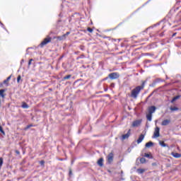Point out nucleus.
<instances>
[{
  "label": "nucleus",
  "instance_id": "58836bf2",
  "mask_svg": "<svg viewBox=\"0 0 181 181\" xmlns=\"http://www.w3.org/2000/svg\"><path fill=\"white\" fill-rule=\"evenodd\" d=\"M108 78H110V77H106L103 79V81H105V80H108Z\"/></svg>",
  "mask_w": 181,
  "mask_h": 181
},
{
  "label": "nucleus",
  "instance_id": "c756f323",
  "mask_svg": "<svg viewBox=\"0 0 181 181\" xmlns=\"http://www.w3.org/2000/svg\"><path fill=\"white\" fill-rule=\"evenodd\" d=\"M59 40H64V39H66V37H63V35L61 37H58Z\"/></svg>",
  "mask_w": 181,
  "mask_h": 181
},
{
  "label": "nucleus",
  "instance_id": "a18cd8bd",
  "mask_svg": "<svg viewBox=\"0 0 181 181\" xmlns=\"http://www.w3.org/2000/svg\"><path fill=\"white\" fill-rule=\"evenodd\" d=\"M73 163H74V160H72V161H71V165H73Z\"/></svg>",
  "mask_w": 181,
  "mask_h": 181
},
{
  "label": "nucleus",
  "instance_id": "9d476101",
  "mask_svg": "<svg viewBox=\"0 0 181 181\" xmlns=\"http://www.w3.org/2000/svg\"><path fill=\"white\" fill-rule=\"evenodd\" d=\"M170 124V120L169 119H165L162 122L161 125L163 127H166V125H169Z\"/></svg>",
  "mask_w": 181,
  "mask_h": 181
},
{
  "label": "nucleus",
  "instance_id": "09e8293b",
  "mask_svg": "<svg viewBox=\"0 0 181 181\" xmlns=\"http://www.w3.org/2000/svg\"><path fill=\"white\" fill-rule=\"evenodd\" d=\"M109 173H111V171H110V170H109Z\"/></svg>",
  "mask_w": 181,
  "mask_h": 181
},
{
  "label": "nucleus",
  "instance_id": "7ed1b4c3",
  "mask_svg": "<svg viewBox=\"0 0 181 181\" xmlns=\"http://www.w3.org/2000/svg\"><path fill=\"white\" fill-rule=\"evenodd\" d=\"M159 136H160V128H159L158 127H156L155 128L154 133L152 138L153 139L159 138Z\"/></svg>",
  "mask_w": 181,
  "mask_h": 181
},
{
  "label": "nucleus",
  "instance_id": "aec40b11",
  "mask_svg": "<svg viewBox=\"0 0 181 181\" xmlns=\"http://www.w3.org/2000/svg\"><path fill=\"white\" fill-rule=\"evenodd\" d=\"M144 172H145L144 169H142V168L137 169V173H139V175H142V173H144Z\"/></svg>",
  "mask_w": 181,
  "mask_h": 181
},
{
  "label": "nucleus",
  "instance_id": "f704fd0d",
  "mask_svg": "<svg viewBox=\"0 0 181 181\" xmlns=\"http://www.w3.org/2000/svg\"><path fill=\"white\" fill-rule=\"evenodd\" d=\"M110 86L114 88V87H115V83H112L110 84Z\"/></svg>",
  "mask_w": 181,
  "mask_h": 181
},
{
  "label": "nucleus",
  "instance_id": "c03bdc74",
  "mask_svg": "<svg viewBox=\"0 0 181 181\" xmlns=\"http://www.w3.org/2000/svg\"><path fill=\"white\" fill-rule=\"evenodd\" d=\"M153 94V93H152L151 94H150V95L148 97H151V95Z\"/></svg>",
  "mask_w": 181,
  "mask_h": 181
},
{
  "label": "nucleus",
  "instance_id": "bb28decb",
  "mask_svg": "<svg viewBox=\"0 0 181 181\" xmlns=\"http://www.w3.org/2000/svg\"><path fill=\"white\" fill-rule=\"evenodd\" d=\"M21 75H19L18 77H17V83H21Z\"/></svg>",
  "mask_w": 181,
  "mask_h": 181
},
{
  "label": "nucleus",
  "instance_id": "4c0bfd02",
  "mask_svg": "<svg viewBox=\"0 0 181 181\" xmlns=\"http://www.w3.org/2000/svg\"><path fill=\"white\" fill-rule=\"evenodd\" d=\"M71 175H73V173L71 172V170H69V176H71Z\"/></svg>",
  "mask_w": 181,
  "mask_h": 181
},
{
  "label": "nucleus",
  "instance_id": "f8f14e48",
  "mask_svg": "<svg viewBox=\"0 0 181 181\" xmlns=\"http://www.w3.org/2000/svg\"><path fill=\"white\" fill-rule=\"evenodd\" d=\"M104 159L103 158H100L98 160V165L100 167L104 166Z\"/></svg>",
  "mask_w": 181,
  "mask_h": 181
},
{
  "label": "nucleus",
  "instance_id": "5701e85b",
  "mask_svg": "<svg viewBox=\"0 0 181 181\" xmlns=\"http://www.w3.org/2000/svg\"><path fill=\"white\" fill-rule=\"evenodd\" d=\"M11 77H12L11 75L9 76L6 80L4 81V84H6V82H7V81H9V80H11Z\"/></svg>",
  "mask_w": 181,
  "mask_h": 181
},
{
  "label": "nucleus",
  "instance_id": "423d86ee",
  "mask_svg": "<svg viewBox=\"0 0 181 181\" xmlns=\"http://www.w3.org/2000/svg\"><path fill=\"white\" fill-rule=\"evenodd\" d=\"M107 163H111L114 160V153H110L107 157Z\"/></svg>",
  "mask_w": 181,
  "mask_h": 181
},
{
  "label": "nucleus",
  "instance_id": "72a5a7b5",
  "mask_svg": "<svg viewBox=\"0 0 181 181\" xmlns=\"http://www.w3.org/2000/svg\"><path fill=\"white\" fill-rule=\"evenodd\" d=\"M86 57V56H84V54H82L79 57V59H84Z\"/></svg>",
  "mask_w": 181,
  "mask_h": 181
},
{
  "label": "nucleus",
  "instance_id": "2f4dec72",
  "mask_svg": "<svg viewBox=\"0 0 181 181\" xmlns=\"http://www.w3.org/2000/svg\"><path fill=\"white\" fill-rule=\"evenodd\" d=\"M88 32H90V33H93V29L90 28H88Z\"/></svg>",
  "mask_w": 181,
  "mask_h": 181
},
{
  "label": "nucleus",
  "instance_id": "6e6552de",
  "mask_svg": "<svg viewBox=\"0 0 181 181\" xmlns=\"http://www.w3.org/2000/svg\"><path fill=\"white\" fill-rule=\"evenodd\" d=\"M142 123V120H135L132 123V127H139L141 124Z\"/></svg>",
  "mask_w": 181,
  "mask_h": 181
},
{
  "label": "nucleus",
  "instance_id": "de8ad7c7",
  "mask_svg": "<svg viewBox=\"0 0 181 181\" xmlns=\"http://www.w3.org/2000/svg\"><path fill=\"white\" fill-rule=\"evenodd\" d=\"M153 86H155V84H152V87H153Z\"/></svg>",
  "mask_w": 181,
  "mask_h": 181
},
{
  "label": "nucleus",
  "instance_id": "473e14b6",
  "mask_svg": "<svg viewBox=\"0 0 181 181\" xmlns=\"http://www.w3.org/2000/svg\"><path fill=\"white\" fill-rule=\"evenodd\" d=\"M30 127H33V125H32V124H29V125H28L27 127H26V129H29V128H30Z\"/></svg>",
  "mask_w": 181,
  "mask_h": 181
},
{
  "label": "nucleus",
  "instance_id": "a878e982",
  "mask_svg": "<svg viewBox=\"0 0 181 181\" xmlns=\"http://www.w3.org/2000/svg\"><path fill=\"white\" fill-rule=\"evenodd\" d=\"M0 132H1V134H3V135H5V132L4 131L2 126H0Z\"/></svg>",
  "mask_w": 181,
  "mask_h": 181
},
{
  "label": "nucleus",
  "instance_id": "7c9ffc66",
  "mask_svg": "<svg viewBox=\"0 0 181 181\" xmlns=\"http://www.w3.org/2000/svg\"><path fill=\"white\" fill-rule=\"evenodd\" d=\"M32 62H33V59H30L28 62V66H30L32 64Z\"/></svg>",
  "mask_w": 181,
  "mask_h": 181
},
{
  "label": "nucleus",
  "instance_id": "e433bc0d",
  "mask_svg": "<svg viewBox=\"0 0 181 181\" xmlns=\"http://www.w3.org/2000/svg\"><path fill=\"white\" fill-rule=\"evenodd\" d=\"M177 33H174L172 35L173 37H175V36H176Z\"/></svg>",
  "mask_w": 181,
  "mask_h": 181
},
{
  "label": "nucleus",
  "instance_id": "4be33fe9",
  "mask_svg": "<svg viewBox=\"0 0 181 181\" xmlns=\"http://www.w3.org/2000/svg\"><path fill=\"white\" fill-rule=\"evenodd\" d=\"M170 111H177L179 110V108H177L176 107H170Z\"/></svg>",
  "mask_w": 181,
  "mask_h": 181
},
{
  "label": "nucleus",
  "instance_id": "20e7f679",
  "mask_svg": "<svg viewBox=\"0 0 181 181\" xmlns=\"http://www.w3.org/2000/svg\"><path fill=\"white\" fill-rule=\"evenodd\" d=\"M52 42V37H47L45 38L44 40L40 43V47H43V46H46L47 43H50Z\"/></svg>",
  "mask_w": 181,
  "mask_h": 181
},
{
  "label": "nucleus",
  "instance_id": "ea45409f",
  "mask_svg": "<svg viewBox=\"0 0 181 181\" xmlns=\"http://www.w3.org/2000/svg\"><path fill=\"white\" fill-rule=\"evenodd\" d=\"M16 153H17V155H19V153H19V151L16 150Z\"/></svg>",
  "mask_w": 181,
  "mask_h": 181
},
{
  "label": "nucleus",
  "instance_id": "cd10ccee",
  "mask_svg": "<svg viewBox=\"0 0 181 181\" xmlns=\"http://www.w3.org/2000/svg\"><path fill=\"white\" fill-rule=\"evenodd\" d=\"M4 165V158H0V166H2Z\"/></svg>",
  "mask_w": 181,
  "mask_h": 181
},
{
  "label": "nucleus",
  "instance_id": "39448f33",
  "mask_svg": "<svg viewBox=\"0 0 181 181\" xmlns=\"http://www.w3.org/2000/svg\"><path fill=\"white\" fill-rule=\"evenodd\" d=\"M131 136V129H129L126 134H123L120 138L121 141H125V139H128Z\"/></svg>",
  "mask_w": 181,
  "mask_h": 181
},
{
  "label": "nucleus",
  "instance_id": "37998d69",
  "mask_svg": "<svg viewBox=\"0 0 181 181\" xmlns=\"http://www.w3.org/2000/svg\"><path fill=\"white\" fill-rule=\"evenodd\" d=\"M121 175H124V171H121Z\"/></svg>",
  "mask_w": 181,
  "mask_h": 181
},
{
  "label": "nucleus",
  "instance_id": "1a4fd4ad",
  "mask_svg": "<svg viewBox=\"0 0 181 181\" xmlns=\"http://www.w3.org/2000/svg\"><path fill=\"white\" fill-rule=\"evenodd\" d=\"M6 91V89L0 90V97H1V98H5V97L6 96V94H5Z\"/></svg>",
  "mask_w": 181,
  "mask_h": 181
},
{
  "label": "nucleus",
  "instance_id": "0eeeda50",
  "mask_svg": "<svg viewBox=\"0 0 181 181\" xmlns=\"http://www.w3.org/2000/svg\"><path fill=\"white\" fill-rule=\"evenodd\" d=\"M156 111V107L155 106H151L148 107V114H153Z\"/></svg>",
  "mask_w": 181,
  "mask_h": 181
},
{
  "label": "nucleus",
  "instance_id": "b1692460",
  "mask_svg": "<svg viewBox=\"0 0 181 181\" xmlns=\"http://www.w3.org/2000/svg\"><path fill=\"white\" fill-rule=\"evenodd\" d=\"M141 163H145L146 162V159L145 158H140Z\"/></svg>",
  "mask_w": 181,
  "mask_h": 181
},
{
  "label": "nucleus",
  "instance_id": "8fccbe9b",
  "mask_svg": "<svg viewBox=\"0 0 181 181\" xmlns=\"http://www.w3.org/2000/svg\"><path fill=\"white\" fill-rule=\"evenodd\" d=\"M60 160H63V159H61Z\"/></svg>",
  "mask_w": 181,
  "mask_h": 181
},
{
  "label": "nucleus",
  "instance_id": "412c9836",
  "mask_svg": "<svg viewBox=\"0 0 181 181\" xmlns=\"http://www.w3.org/2000/svg\"><path fill=\"white\" fill-rule=\"evenodd\" d=\"M180 98V95H177V96L174 97L172 99L171 103H175V101H176V100H179Z\"/></svg>",
  "mask_w": 181,
  "mask_h": 181
},
{
  "label": "nucleus",
  "instance_id": "79ce46f5",
  "mask_svg": "<svg viewBox=\"0 0 181 181\" xmlns=\"http://www.w3.org/2000/svg\"><path fill=\"white\" fill-rule=\"evenodd\" d=\"M24 62H25V60L22 59L21 62V63L22 64V63H23Z\"/></svg>",
  "mask_w": 181,
  "mask_h": 181
},
{
  "label": "nucleus",
  "instance_id": "a211bd4d",
  "mask_svg": "<svg viewBox=\"0 0 181 181\" xmlns=\"http://www.w3.org/2000/svg\"><path fill=\"white\" fill-rule=\"evenodd\" d=\"M146 119H148V121H152V115L151 113L147 114Z\"/></svg>",
  "mask_w": 181,
  "mask_h": 181
},
{
  "label": "nucleus",
  "instance_id": "49530a36",
  "mask_svg": "<svg viewBox=\"0 0 181 181\" xmlns=\"http://www.w3.org/2000/svg\"><path fill=\"white\" fill-rule=\"evenodd\" d=\"M78 59H80V57H78L77 58V60H78Z\"/></svg>",
  "mask_w": 181,
  "mask_h": 181
},
{
  "label": "nucleus",
  "instance_id": "4468645a",
  "mask_svg": "<svg viewBox=\"0 0 181 181\" xmlns=\"http://www.w3.org/2000/svg\"><path fill=\"white\" fill-rule=\"evenodd\" d=\"M159 144L160 145V146H162L163 148H168L169 146L166 144H165V141H159Z\"/></svg>",
  "mask_w": 181,
  "mask_h": 181
},
{
  "label": "nucleus",
  "instance_id": "dca6fc26",
  "mask_svg": "<svg viewBox=\"0 0 181 181\" xmlns=\"http://www.w3.org/2000/svg\"><path fill=\"white\" fill-rule=\"evenodd\" d=\"M21 107H22L23 108H24V109H28V108H29V105H28V104H27L26 103H25V102H23Z\"/></svg>",
  "mask_w": 181,
  "mask_h": 181
},
{
  "label": "nucleus",
  "instance_id": "9b49d317",
  "mask_svg": "<svg viewBox=\"0 0 181 181\" xmlns=\"http://www.w3.org/2000/svg\"><path fill=\"white\" fill-rule=\"evenodd\" d=\"M145 138V136L144 134H141L139 137V139H137V144H141V142H142V141H144V139Z\"/></svg>",
  "mask_w": 181,
  "mask_h": 181
},
{
  "label": "nucleus",
  "instance_id": "ddd939ff",
  "mask_svg": "<svg viewBox=\"0 0 181 181\" xmlns=\"http://www.w3.org/2000/svg\"><path fill=\"white\" fill-rule=\"evenodd\" d=\"M62 26H63V22L62 21V20H59L57 23V28L59 29L62 28Z\"/></svg>",
  "mask_w": 181,
  "mask_h": 181
},
{
  "label": "nucleus",
  "instance_id": "f3484780",
  "mask_svg": "<svg viewBox=\"0 0 181 181\" xmlns=\"http://www.w3.org/2000/svg\"><path fill=\"white\" fill-rule=\"evenodd\" d=\"M151 146H153V142L150 141L146 144V148H151Z\"/></svg>",
  "mask_w": 181,
  "mask_h": 181
},
{
  "label": "nucleus",
  "instance_id": "c9c22d12",
  "mask_svg": "<svg viewBox=\"0 0 181 181\" xmlns=\"http://www.w3.org/2000/svg\"><path fill=\"white\" fill-rule=\"evenodd\" d=\"M40 165H45V161H44V160H41V161L40 162Z\"/></svg>",
  "mask_w": 181,
  "mask_h": 181
},
{
  "label": "nucleus",
  "instance_id": "393cba45",
  "mask_svg": "<svg viewBox=\"0 0 181 181\" xmlns=\"http://www.w3.org/2000/svg\"><path fill=\"white\" fill-rule=\"evenodd\" d=\"M71 78V75H67L64 77V80H69V78Z\"/></svg>",
  "mask_w": 181,
  "mask_h": 181
},
{
  "label": "nucleus",
  "instance_id": "2eb2a0df",
  "mask_svg": "<svg viewBox=\"0 0 181 181\" xmlns=\"http://www.w3.org/2000/svg\"><path fill=\"white\" fill-rule=\"evenodd\" d=\"M171 155L174 157V158H180L181 157V154L178 153H172Z\"/></svg>",
  "mask_w": 181,
  "mask_h": 181
},
{
  "label": "nucleus",
  "instance_id": "f03ea898",
  "mask_svg": "<svg viewBox=\"0 0 181 181\" xmlns=\"http://www.w3.org/2000/svg\"><path fill=\"white\" fill-rule=\"evenodd\" d=\"M108 77L110 80H117V78H119V74L117 72H112L108 75Z\"/></svg>",
  "mask_w": 181,
  "mask_h": 181
},
{
  "label": "nucleus",
  "instance_id": "f257e3e1",
  "mask_svg": "<svg viewBox=\"0 0 181 181\" xmlns=\"http://www.w3.org/2000/svg\"><path fill=\"white\" fill-rule=\"evenodd\" d=\"M142 88H144V86H136L132 90L131 97L132 98H138V95H139V93H141V90H142Z\"/></svg>",
  "mask_w": 181,
  "mask_h": 181
},
{
  "label": "nucleus",
  "instance_id": "c85d7f7f",
  "mask_svg": "<svg viewBox=\"0 0 181 181\" xmlns=\"http://www.w3.org/2000/svg\"><path fill=\"white\" fill-rule=\"evenodd\" d=\"M70 33V32H66L65 34H64L62 35V37H65L66 38V36H69V34Z\"/></svg>",
  "mask_w": 181,
  "mask_h": 181
},
{
  "label": "nucleus",
  "instance_id": "6ab92c4d",
  "mask_svg": "<svg viewBox=\"0 0 181 181\" xmlns=\"http://www.w3.org/2000/svg\"><path fill=\"white\" fill-rule=\"evenodd\" d=\"M144 157L145 158H148V159H153V157L152 156V155H151V154H148V153H144Z\"/></svg>",
  "mask_w": 181,
  "mask_h": 181
},
{
  "label": "nucleus",
  "instance_id": "a19ab883",
  "mask_svg": "<svg viewBox=\"0 0 181 181\" xmlns=\"http://www.w3.org/2000/svg\"><path fill=\"white\" fill-rule=\"evenodd\" d=\"M0 25H1V26L4 28V23H2L1 22H0Z\"/></svg>",
  "mask_w": 181,
  "mask_h": 181
}]
</instances>
